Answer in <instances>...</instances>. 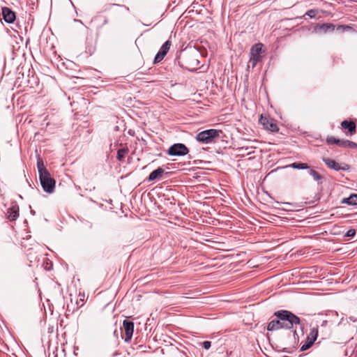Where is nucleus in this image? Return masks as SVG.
Returning a JSON list of instances; mask_svg holds the SVG:
<instances>
[{"instance_id":"obj_28","label":"nucleus","mask_w":357,"mask_h":357,"mask_svg":"<svg viewBox=\"0 0 357 357\" xmlns=\"http://www.w3.org/2000/svg\"><path fill=\"white\" fill-rule=\"evenodd\" d=\"M283 357H289V356H284Z\"/></svg>"},{"instance_id":"obj_26","label":"nucleus","mask_w":357,"mask_h":357,"mask_svg":"<svg viewBox=\"0 0 357 357\" xmlns=\"http://www.w3.org/2000/svg\"><path fill=\"white\" fill-rule=\"evenodd\" d=\"M202 346L205 349H209L211 346V343L209 341H204L202 343Z\"/></svg>"},{"instance_id":"obj_11","label":"nucleus","mask_w":357,"mask_h":357,"mask_svg":"<svg viewBox=\"0 0 357 357\" xmlns=\"http://www.w3.org/2000/svg\"><path fill=\"white\" fill-rule=\"evenodd\" d=\"M1 13L3 19L6 23L11 24L14 22L15 13L11 9L8 7H2Z\"/></svg>"},{"instance_id":"obj_19","label":"nucleus","mask_w":357,"mask_h":357,"mask_svg":"<svg viewBox=\"0 0 357 357\" xmlns=\"http://www.w3.org/2000/svg\"><path fill=\"white\" fill-rule=\"evenodd\" d=\"M309 174L314 181H319L322 179L321 174L314 169H310Z\"/></svg>"},{"instance_id":"obj_25","label":"nucleus","mask_w":357,"mask_h":357,"mask_svg":"<svg viewBox=\"0 0 357 357\" xmlns=\"http://www.w3.org/2000/svg\"><path fill=\"white\" fill-rule=\"evenodd\" d=\"M356 234V231L355 229H349L347 231V232L346 233V236H348V237H354Z\"/></svg>"},{"instance_id":"obj_9","label":"nucleus","mask_w":357,"mask_h":357,"mask_svg":"<svg viewBox=\"0 0 357 357\" xmlns=\"http://www.w3.org/2000/svg\"><path fill=\"white\" fill-rule=\"evenodd\" d=\"M259 122L263 126V127L268 130L271 132L278 131V127L277 124L274 123L272 119H269L267 117L263 116L261 115L259 119Z\"/></svg>"},{"instance_id":"obj_3","label":"nucleus","mask_w":357,"mask_h":357,"mask_svg":"<svg viewBox=\"0 0 357 357\" xmlns=\"http://www.w3.org/2000/svg\"><path fill=\"white\" fill-rule=\"evenodd\" d=\"M43 190L47 193H52L55 189V180L51 177L50 173L42 172L39 176Z\"/></svg>"},{"instance_id":"obj_2","label":"nucleus","mask_w":357,"mask_h":357,"mask_svg":"<svg viewBox=\"0 0 357 357\" xmlns=\"http://www.w3.org/2000/svg\"><path fill=\"white\" fill-rule=\"evenodd\" d=\"M222 130L217 129H209L199 132L196 139L202 144H208L214 142V139L220 137Z\"/></svg>"},{"instance_id":"obj_22","label":"nucleus","mask_w":357,"mask_h":357,"mask_svg":"<svg viewBox=\"0 0 357 357\" xmlns=\"http://www.w3.org/2000/svg\"><path fill=\"white\" fill-rule=\"evenodd\" d=\"M317 11L316 10L310 9L305 13L310 18H313L316 16Z\"/></svg>"},{"instance_id":"obj_29","label":"nucleus","mask_w":357,"mask_h":357,"mask_svg":"<svg viewBox=\"0 0 357 357\" xmlns=\"http://www.w3.org/2000/svg\"><path fill=\"white\" fill-rule=\"evenodd\" d=\"M356 187H357V183H356Z\"/></svg>"},{"instance_id":"obj_10","label":"nucleus","mask_w":357,"mask_h":357,"mask_svg":"<svg viewBox=\"0 0 357 357\" xmlns=\"http://www.w3.org/2000/svg\"><path fill=\"white\" fill-rule=\"evenodd\" d=\"M19 206L15 202L11 203L6 213L7 219L10 221H15L19 217Z\"/></svg>"},{"instance_id":"obj_12","label":"nucleus","mask_w":357,"mask_h":357,"mask_svg":"<svg viewBox=\"0 0 357 357\" xmlns=\"http://www.w3.org/2000/svg\"><path fill=\"white\" fill-rule=\"evenodd\" d=\"M323 161L329 168L333 169L334 170L338 171L340 169H348V166L347 165H345V167H341L339 163H337L334 160H332L331 158H324Z\"/></svg>"},{"instance_id":"obj_5","label":"nucleus","mask_w":357,"mask_h":357,"mask_svg":"<svg viewBox=\"0 0 357 357\" xmlns=\"http://www.w3.org/2000/svg\"><path fill=\"white\" fill-rule=\"evenodd\" d=\"M188 152L189 149L185 144L177 143L169 148L167 154L172 156H183L188 154Z\"/></svg>"},{"instance_id":"obj_24","label":"nucleus","mask_w":357,"mask_h":357,"mask_svg":"<svg viewBox=\"0 0 357 357\" xmlns=\"http://www.w3.org/2000/svg\"><path fill=\"white\" fill-rule=\"evenodd\" d=\"M347 147L351 149L357 148V144L354 142L347 140Z\"/></svg>"},{"instance_id":"obj_20","label":"nucleus","mask_w":357,"mask_h":357,"mask_svg":"<svg viewBox=\"0 0 357 357\" xmlns=\"http://www.w3.org/2000/svg\"><path fill=\"white\" fill-rule=\"evenodd\" d=\"M37 167L38 170L39 176H40V173L42 172L49 173V172L45 167L43 162L40 160H38L37 162Z\"/></svg>"},{"instance_id":"obj_16","label":"nucleus","mask_w":357,"mask_h":357,"mask_svg":"<svg viewBox=\"0 0 357 357\" xmlns=\"http://www.w3.org/2000/svg\"><path fill=\"white\" fill-rule=\"evenodd\" d=\"M129 152V149L128 147H123L117 151L116 158L119 161H123L125 158L126 155Z\"/></svg>"},{"instance_id":"obj_13","label":"nucleus","mask_w":357,"mask_h":357,"mask_svg":"<svg viewBox=\"0 0 357 357\" xmlns=\"http://www.w3.org/2000/svg\"><path fill=\"white\" fill-rule=\"evenodd\" d=\"M165 172V170L161 168L158 167L155 170L153 171L147 178L148 181H153L158 178H160L162 176L163 174Z\"/></svg>"},{"instance_id":"obj_18","label":"nucleus","mask_w":357,"mask_h":357,"mask_svg":"<svg viewBox=\"0 0 357 357\" xmlns=\"http://www.w3.org/2000/svg\"><path fill=\"white\" fill-rule=\"evenodd\" d=\"M289 167H291L294 169H307L310 168V167L307 165V163H301V162H294L291 165H290Z\"/></svg>"},{"instance_id":"obj_23","label":"nucleus","mask_w":357,"mask_h":357,"mask_svg":"<svg viewBox=\"0 0 357 357\" xmlns=\"http://www.w3.org/2000/svg\"><path fill=\"white\" fill-rule=\"evenodd\" d=\"M347 139H338L337 145L340 147H347Z\"/></svg>"},{"instance_id":"obj_15","label":"nucleus","mask_w":357,"mask_h":357,"mask_svg":"<svg viewBox=\"0 0 357 357\" xmlns=\"http://www.w3.org/2000/svg\"><path fill=\"white\" fill-rule=\"evenodd\" d=\"M341 126L343 129H347L351 135L356 132V124L354 121H343Z\"/></svg>"},{"instance_id":"obj_8","label":"nucleus","mask_w":357,"mask_h":357,"mask_svg":"<svg viewBox=\"0 0 357 357\" xmlns=\"http://www.w3.org/2000/svg\"><path fill=\"white\" fill-rule=\"evenodd\" d=\"M171 42L169 40H167L160 47L158 52L155 56L154 59V63H159L165 57V56L169 52L170 47H171Z\"/></svg>"},{"instance_id":"obj_17","label":"nucleus","mask_w":357,"mask_h":357,"mask_svg":"<svg viewBox=\"0 0 357 357\" xmlns=\"http://www.w3.org/2000/svg\"><path fill=\"white\" fill-rule=\"evenodd\" d=\"M343 203L348 205H357V194L351 195L348 198L344 199Z\"/></svg>"},{"instance_id":"obj_21","label":"nucleus","mask_w":357,"mask_h":357,"mask_svg":"<svg viewBox=\"0 0 357 357\" xmlns=\"http://www.w3.org/2000/svg\"><path fill=\"white\" fill-rule=\"evenodd\" d=\"M337 140H338V139L335 138V137H332V136L328 137L326 139V142L329 144H337Z\"/></svg>"},{"instance_id":"obj_1","label":"nucleus","mask_w":357,"mask_h":357,"mask_svg":"<svg viewBox=\"0 0 357 357\" xmlns=\"http://www.w3.org/2000/svg\"><path fill=\"white\" fill-rule=\"evenodd\" d=\"M278 319L270 321L267 326L268 331H277L281 328L291 329L294 325L301 324L298 317L288 310H279L274 313Z\"/></svg>"},{"instance_id":"obj_14","label":"nucleus","mask_w":357,"mask_h":357,"mask_svg":"<svg viewBox=\"0 0 357 357\" xmlns=\"http://www.w3.org/2000/svg\"><path fill=\"white\" fill-rule=\"evenodd\" d=\"M335 29V25L331 23H325L318 25L316 28L317 31L321 33L331 32Z\"/></svg>"},{"instance_id":"obj_7","label":"nucleus","mask_w":357,"mask_h":357,"mask_svg":"<svg viewBox=\"0 0 357 357\" xmlns=\"http://www.w3.org/2000/svg\"><path fill=\"white\" fill-rule=\"evenodd\" d=\"M123 328L125 331V342H128L131 340L133 335L134 324L131 321L125 319L123 321Z\"/></svg>"},{"instance_id":"obj_6","label":"nucleus","mask_w":357,"mask_h":357,"mask_svg":"<svg viewBox=\"0 0 357 357\" xmlns=\"http://www.w3.org/2000/svg\"><path fill=\"white\" fill-rule=\"evenodd\" d=\"M318 336V328H312L310 329V334L307 337V340L304 344L301 347V351H304L310 349L316 341Z\"/></svg>"},{"instance_id":"obj_4","label":"nucleus","mask_w":357,"mask_h":357,"mask_svg":"<svg viewBox=\"0 0 357 357\" xmlns=\"http://www.w3.org/2000/svg\"><path fill=\"white\" fill-rule=\"evenodd\" d=\"M263 45L257 43L250 49V58L249 63L252 65V68H255L256 65L261 61Z\"/></svg>"},{"instance_id":"obj_27","label":"nucleus","mask_w":357,"mask_h":357,"mask_svg":"<svg viewBox=\"0 0 357 357\" xmlns=\"http://www.w3.org/2000/svg\"><path fill=\"white\" fill-rule=\"evenodd\" d=\"M294 336H297V333L296 330L294 331Z\"/></svg>"}]
</instances>
